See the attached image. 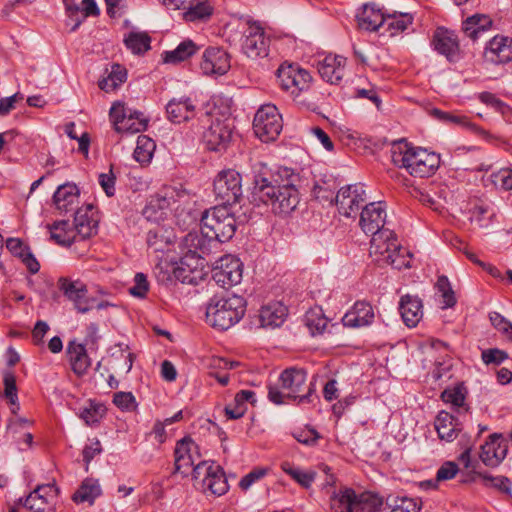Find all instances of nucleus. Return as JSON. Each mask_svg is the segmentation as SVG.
<instances>
[{
  "mask_svg": "<svg viewBox=\"0 0 512 512\" xmlns=\"http://www.w3.org/2000/svg\"><path fill=\"white\" fill-rule=\"evenodd\" d=\"M252 199L271 205L272 211L288 215L299 204V192L293 183L295 175L288 169L274 171L267 164L257 162L252 167Z\"/></svg>",
  "mask_w": 512,
  "mask_h": 512,
  "instance_id": "f257e3e1",
  "label": "nucleus"
},
{
  "mask_svg": "<svg viewBox=\"0 0 512 512\" xmlns=\"http://www.w3.org/2000/svg\"><path fill=\"white\" fill-rule=\"evenodd\" d=\"M193 205L194 202L188 191L181 187H167L151 197L143 209V215L148 220L157 221L170 210L174 212L177 224L183 229H188L198 221L199 217Z\"/></svg>",
  "mask_w": 512,
  "mask_h": 512,
  "instance_id": "f03ea898",
  "label": "nucleus"
},
{
  "mask_svg": "<svg viewBox=\"0 0 512 512\" xmlns=\"http://www.w3.org/2000/svg\"><path fill=\"white\" fill-rule=\"evenodd\" d=\"M369 256L379 266L391 265L396 269L410 267L408 252L391 229H383L372 235Z\"/></svg>",
  "mask_w": 512,
  "mask_h": 512,
  "instance_id": "7ed1b4c3",
  "label": "nucleus"
},
{
  "mask_svg": "<svg viewBox=\"0 0 512 512\" xmlns=\"http://www.w3.org/2000/svg\"><path fill=\"white\" fill-rule=\"evenodd\" d=\"M246 301L242 296H213L206 308V321L219 330H227L245 314Z\"/></svg>",
  "mask_w": 512,
  "mask_h": 512,
  "instance_id": "20e7f679",
  "label": "nucleus"
},
{
  "mask_svg": "<svg viewBox=\"0 0 512 512\" xmlns=\"http://www.w3.org/2000/svg\"><path fill=\"white\" fill-rule=\"evenodd\" d=\"M393 161L414 177H430L440 166V156L421 147L405 144L394 152Z\"/></svg>",
  "mask_w": 512,
  "mask_h": 512,
  "instance_id": "39448f33",
  "label": "nucleus"
},
{
  "mask_svg": "<svg viewBox=\"0 0 512 512\" xmlns=\"http://www.w3.org/2000/svg\"><path fill=\"white\" fill-rule=\"evenodd\" d=\"M279 381L280 387L286 392L270 387L268 398L274 404L284 403V398L298 400V403L311 402L314 385H306V372L303 369L288 368L281 373Z\"/></svg>",
  "mask_w": 512,
  "mask_h": 512,
  "instance_id": "423d86ee",
  "label": "nucleus"
},
{
  "mask_svg": "<svg viewBox=\"0 0 512 512\" xmlns=\"http://www.w3.org/2000/svg\"><path fill=\"white\" fill-rule=\"evenodd\" d=\"M202 231L215 242H226L236 232V219L226 205H218L204 212H198Z\"/></svg>",
  "mask_w": 512,
  "mask_h": 512,
  "instance_id": "0eeeda50",
  "label": "nucleus"
},
{
  "mask_svg": "<svg viewBox=\"0 0 512 512\" xmlns=\"http://www.w3.org/2000/svg\"><path fill=\"white\" fill-rule=\"evenodd\" d=\"M282 128V117L275 105L267 104L258 109L254 116L253 129L261 141H274Z\"/></svg>",
  "mask_w": 512,
  "mask_h": 512,
  "instance_id": "6e6552de",
  "label": "nucleus"
},
{
  "mask_svg": "<svg viewBox=\"0 0 512 512\" xmlns=\"http://www.w3.org/2000/svg\"><path fill=\"white\" fill-rule=\"evenodd\" d=\"M241 175L233 169L223 170L214 180L213 191L222 205L231 206L239 202L242 197Z\"/></svg>",
  "mask_w": 512,
  "mask_h": 512,
  "instance_id": "1a4fd4ad",
  "label": "nucleus"
},
{
  "mask_svg": "<svg viewBox=\"0 0 512 512\" xmlns=\"http://www.w3.org/2000/svg\"><path fill=\"white\" fill-rule=\"evenodd\" d=\"M277 77L281 87L290 91L295 98L307 92L311 86V76L305 69L294 64H283L277 70Z\"/></svg>",
  "mask_w": 512,
  "mask_h": 512,
  "instance_id": "9d476101",
  "label": "nucleus"
},
{
  "mask_svg": "<svg viewBox=\"0 0 512 512\" xmlns=\"http://www.w3.org/2000/svg\"><path fill=\"white\" fill-rule=\"evenodd\" d=\"M57 286L67 300L73 302L75 309L79 313H87L93 309L95 297L87 296V287L80 280L60 277Z\"/></svg>",
  "mask_w": 512,
  "mask_h": 512,
  "instance_id": "9b49d317",
  "label": "nucleus"
},
{
  "mask_svg": "<svg viewBox=\"0 0 512 512\" xmlns=\"http://www.w3.org/2000/svg\"><path fill=\"white\" fill-rule=\"evenodd\" d=\"M233 121L230 118H212L211 124L203 132V141L212 151L225 149L232 138Z\"/></svg>",
  "mask_w": 512,
  "mask_h": 512,
  "instance_id": "f8f14e48",
  "label": "nucleus"
},
{
  "mask_svg": "<svg viewBox=\"0 0 512 512\" xmlns=\"http://www.w3.org/2000/svg\"><path fill=\"white\" fill-rule=\"evenodd\" d=\"M483 60L492 65H506L512 62V37L497 34L485 45Z\"/></svg>",
  "mask_w": 512,
  "mask_h": 512,
  "instance_id": "ddd939ff",
  "label": "nucleus"
},
{
  "mask_svg": "<svg viewBox=\"0 0 512 512\" xmlns=\"http://www.w3.org/2000/svg\"><path fill=\"white\" fill-rule=\"evenodd\" d=\"M386 216L384 202H371L363 208L360 214L359 226L365 234L374 235L380 232V230L386 229L384 227Z\"/></svg>",
  "mask_w": 512,
  "mask_h": 512,
  "instance_id": "4468645a",
  "label": "nucleus"
},
{
  "mask_svg": "<svg viewBox=\"0 0 512 512\" xmlns=\"http://www.w3.org/2000/svg\"><path fill=\"white\" fill-rule=\"evenodd\" d=\"M508 445L501 434L493 433L481 445L480 459L488 467H497L505 459Z\"/></svg>",
  "mask_w": 512,
  "mask_h": 512,
  "instance_id": "2eb2a0df",
  "label": "nucleus"
},
{
  "mask_svg": "<svg viewBox=\"0 0 512 512\" xmlns=\"http://www.w3.org/2000/svg\"><path fill=\"white\" fill-rule=\"evenodd\" d=\"M200 68L205 75H224L230 69L229 54L220 47H209L202 55Z\"/></svg>",
  "mask_w": 512,
  "mask_h": 512,
  "instance_id": "dca6fc26",
  "label": "nucleus"
},
{
  "mask_svg": "<svg viewBox=\"0 0 512 512\" xmlns=\"http://www.w3.org/2000/svg\"><path fill=\"white\" fill-rule=\"evenodd\" d=\"M269 38L258 25H251L247 29L245 40L242 44L243 52L252 59L266 57L268 55Z\"/></svg>",
  "mask_w": 512,
  "mask_h": 512,
  "instance_id": "f3484780",
  "label": "nucleus"
},
{
  "mask_svg": "<svg viewBox=\"0 0 512 512\" xmlns=\"http://www.w3.org/2000/svg\"><path fill=\"white\" fill-rule=\"evenodd\" d=\"M432 45L441 55H444L450 62L460 58V47L457 36L454 32L444 28H438L433 35Z\"/></svg>",
  "mask_w": 512,
  "mask_h": 512,
  "instance_id": "a211bd4d",
  "label": "nucleus"
},
{
  "mask_svg": "<svg viewBox=\"0 0 512 512\" xmlns=\"http://www.w3.org/2000/svg\"><path fill=\"white\" fill-rule=\"evenodd\" d=\"M58 494L54 484L38 485L24 500V507L31 512H45Z\"/></svg>",
  "mask_w": 512,
  "mask_h": 512,
  "instance_id": "6ab92c4d",
  "label": "nucleus"
},
{
  "mask_svg": "<svg viewBox=\"0 0 512 512\" xmlns=\"http://www.w3.org/2000/svg\"><path fill=\"white\" fill-rule=\"evenodd\" d=\"M197 444L185 437L177 442L175 447V471L187 475V470L195 464V456L199 457Z\"/></svg>",
  "mask_w": 512,
  "mask_h": 512,
  "instance_id": "aec40b11",
  "label": "nucleus"
},
{
  "mask_svg": "<svg viewBox=\"0 0 512 512\" xmlns=\"http://www.w3.org/2000/svg\"><path fill=\"white\" fill-rule=\"evenodd\" d=\"M98 220L94 218L93 205L78 208L74 215V233L81 240L90 238L97 233Z\"/></svg>",
  "mask_w": 512,
  "mask_h": 512,
  "instance_id": "412c9836",
  "label": "nucleus"
},
{
  "mask_svg": "<svg viewBox=\"0 0 512 512\" xmlns=\"http://www.w3.org/2000/svg\"><path fill=\"white\" fill-rule=\"evenodd\" d=\"M346 58L339 55H327L317 63V69L323 80L338 84L344 76Z\"/></svg>",
  "mask_w": 512,
  "mask_h": 512,
  "instance_id": "4be33fe9",
  "label": "nucleus"
},
{
  "mask_svg": "<svg viewBox=\"0 0 512 512\" xmlns=\"http://www.w3.org/2000/svg\"><path fill=\"white\" fill-rule=\"evenodd\" d=\"M399 311L407 327H416L423 317L422 301L417 296L404 295L399 301Z\"/></svg>",
  "mask_w": 512,
  "mask_h": 512,
  "instance_id": "5701e85b",
  "label": "nucleus"
},
{
  "mask_svg": "<svg viewBox=\"0 0 512 512\" xmlns=\"http://www.w3.org/2000/svg\"><path fill=\"white\" fill-rule=\"evenodd\" d=\"M356 18L358 27L366 31H376L385 22V14L374 3L364 4L357 13Z\"/></svg>",
  "mask_w": 512,
  "mask_h": 512,
  "instance_id": "b1692460",
  "label": "nucleus"
},
{
  "mask_svg": "<svg viewBox=\"0 0 512 512\" xmlns=\"http://www.w3.org/2000/svg\"><path fill=\"white\" fill-rule=\"evenodd\" d=\"M79 189L73 183L60 185L53 195V202L61 213L73 211L78 205Z\"/></svg>",
  "mask_w": 512,
  "mask_h": 512,
  "instance_id": "393cba45",
  "label": "nucleus"
},
{
  "mask_svg": "<svg viewBox=\"0 0 512 512\" xmlns=\"http://www.w3.org/2000/svg\"><path fill=\"white\" fill-rule=\"evenodd\" d=\"M215 241L206 236L205 231L200 230L189 232L181 241V250L203 257L211 250Z\"/></svg>",
  "mask_w": 512,
  "mask_h": 512,
  "instance_id": "a878e982",
  "label": "nucleus"
},
{
  "mask_svg": "<svg viewBox=\"0 0 512 512\" xmlns=\"http://www.w3.org/2000/svg\"><path fill=\"white\" fill-rule=\"evenodd\" d=\"M168 119L173 123H181L195 116V105L188 97L173 98L166 105Z\"/></svg>",
  "mask_w": 512,
  "mask_h": 512,
  "instance_id": "bb28decb",
  "label": "nucleus"
},
{
  "mask_svg": "<svg viewBox=\"0 0 512 512\" xmlns=\"http://www.w3.org/2000/svg\"><path fill=\"white\" fill-rule=\"evenodd\" d=\"M434 425L439 438L446 442L454 441L462 430L458 420L446 411L438 413Z\"/></svg>",
  "mask_w": 512,
  "mask_h": 512,
  "instance_id": "cd10ccee",
  "label": "nucleus"
},
{
  "mask_svg": "<svg viewBox=\"0 0 512 512\" xmlns=\"http://www.w3.org/2000/svg\"><path fill=\"white\" fill-rule=\"evenodd\" d=\"M6 248L16 257H19L31 274H36L40 264L30 251V248L19 238H9Z\"/></svg>",
  "mask_w": 512,
  "mask_h": 512,
  "instance_id": "c85d7f7f",
  "label": "nucleus"
},
{
  "mask_svg": "<svg viewBox=\"0 0 512 512\" xmlns=\"http://www.w3.org/2000/svg\"><path fill=\"white\" fill-rule=\"evenodd\" d=\"M173 230L156 226L147 232V245L155 252H164L174 241Z\"/></svg>",
  "mask_w": 512,
  "mask_h": 512,
  "instance_id": "c756f323",
  "label": "nucleus"
},
{
  "mask_svg": "<svg viewBox=\"0 0 512 512\" xmlns=\"http://www.w3.org/2000/svg\"><path fill=\"white\" fill-rule=\"evenodd\" d=\"M67 353L70 356L73 372L78 376L84 375L91 364L85 346L71 341L68 344Z\"/></svg>",
  "mask_w": 512,
  "mask_h": 512,
  "instance_id": "7c9ffc66",
  "label": "nucleus"
},
{
  "mask_svg": "<svg viewBox=\"0 0 512 512\" xmlns=\"http://www.w3.org/2000/svg\"><path fill=\"white\" fill-rule=\"evenodd\" d=\"M212 470V473H209L207 477L201 480L202 488L209 490L214 495L221 496L229 489L227 478L221 466L214 465Z\"/></svg>",
  "mask_w": 512,
  "mask_h": 512,
  "instance_id": "2f4dec72",
  "label": "nucleus"
},
{
  "mask_svg": "<svg viewBox=\"0 0 512 512\" xmlns=\"http://www.w3.org/2000/svg\"><path fill=\"white\" fill-rule=\"evenodd\" d=\"M492 25V20L485 14H474L462 23L464 34L472 40H477L482 33L487 31Z\"/></svg>",
  "mask_w": 512,
  "mask_h": 512,
  "instance_id": "473e14b6",
  "label": "nucleus"
},
{
  "mask_svg": "<svg viewBox=\"0 0 512 512\" xmlns=\"http://www.w3.org/2000/svg\"><path fill=\"white\" fill-rule=\"evenodd\" d=\"M286 308L280 303L269 304L260 310L259 320L262 327L276 328L283 324Z\"/></svg>",
  "mask_w": 512,
  "mask_h": 512,
  "instance_id": "72a5a7b5",
  "label": "nucleus"
},
{
  "mask_svg": "<svg viewBox=\"0 0 512 512\" xmlns=\"http://www.w3.org/2000/svg\"><path fill=\"white\" fill-rule=\"evenodd\" d=\"M384 499L377 493L366 491L354 493V512H381Z\"/></svg>",
  "mask_w": 512,
  "mask_h": 512,
  "instance_id": "f704fd0d",
  "label": "nucleus"
},
{
  "mask_svg": "<svg viewBox=\"0 0 512 512\" xmlns=\"http://www.w3.org/2000/svg\"><path fill=\"white\" fill-rule=\"evenodd\" d=\"M101 487L98 480L86 478L72 496V500L77 503L93 504L95 499L100 496Z\"/></svg>",
  "mask_w": 512,
  "mask_h": 512,
  "instance_id": "c9c22d12",
  "label": "nucleus"
},
{
  "mask_svg": "<svg viewBox=\"0 0 512 512\" xmlns=\"http://www.w3.org/2000/svg\"><path fill=\"white\" fill-rule=\"evenodd\" d=\"M199 47L190 39L181 42L174 50L166 51L163 54L165 63L177 64L193 56Z\"/></svg>",
  "mask_w": 512,
  "mask_h": 512,
  "instance_id": "e433bc0d",
  "label": "nucleus"
},
{
  "mask_svg": "<svg viewBox=\"0 0 512 512\" xmlns=\"http://www.w3.org/2000/svg\"><path fill=\"white\" fill-rule=\"evenodd\" d=\"M413 23V16L409 13L385 14L383 26L390 36L404 32Z\"/></svg>",
  "mask_w": 512,
  "mask_h": 512,
  "instance_id": "4c0bfd02",
  "label": "nucleus"
},
{
  "mask_svg": "<svg viewBox=\"0 0 512 512\" xmlns=\"http://www.w3.org/2000/svg\"><path fill=\"white\" fill-rule=\"evenodd\" d=\"M376 320L374 307L367 301H356L354 303V328L371 326Z\"/></svg>",
  "mask_w": 512,
  "mask_h": 512,
  "instance_id": "58836bf2",
  "label": "nucleus"
},
{
  "mask_svg": "<svg viewBox=\"0 0 512 512\" xmlns=\"http://www.w3.org/2000/svg\"><path fill=\"white\" fill-rule=\"evenodd\" d=\"M48 228L51 231V239L57 244L62 246H71L76 240L74 230L69 228V222L67 220H60L49 225Z\"/></svg>",
  "mask_w": 512,
  "mask_h": 512,
  "instance_id": "ea45409f",
  "label": "nucleus"
},
{
  "mask_svg": "<svg viewBox=\"0 0 512 512\" xmlns=\"http://www.w3.org/2000/svg\"><path fill=\"white\" fill-rule=\"evenodd\" d=\"M389 512H419L421 506L416 499L390 494L385 500Z\"/></svg>",
  "mask_w": 512,
  "mask_h": 512,
  "instance_id": "a19ab883",
  "label": "nucleus"
},
{
  "mask_svg": "<svg viewBox=\"0 0 512 512\" xmlns=\"http://www.w3.org/2000/svg\"><path fill=\"white\" fill-rule=\"evenodd\" d=\"M124 43L132 53L143 54L151 48V37L146 32L131 31L125 36Z\"/></svg>",
  "mask_w": 512,
  "mask_h": 512,
  "instance_id": "79ce46f5",
  "label": "nucleus"
},
{
  "mask_svg": "<svg viewBox=\"0 0 512 512\" xmlns=\"http://www.w3.org/2000/svg\"><path fill=\"white\" fill-rule=\"evenodd\" d=\"M331 512H352V489L342 487L330 496Z\"/></svg>",
  "mask_w": 512,
  "mask_h": 512,
  "instance_id": "37998d69",
  "label": "nucleus"
},
{
  "mask_svg": "<svg viewBox=\"0 0 512 512\" xmlns=\"http://www.w3.org/2000/svg\"><path fill=\"white\" fill-rule=\"evenodd\" d=\"M147 119L141 112L129 110V116L116 129L118 133H138L144 131L147 127Z\"/></svg>",
  "mask_w": 512,
  "mask_h": 512,
  "instance_id": "c03bdc74",
  "label": "nucleus"
},
{
  "mask_svg": "<svg viewBox=\"0 0 512 512\" xmlns=\"http://www.w3.org/2000/svg\"><path fill=\"white\" fill-rule=\"evenodd\" d=\"M155 142L146 135H140L137 138V145L134 150V159L140 164H148L155 151Z\"/></svg>",
  "mask_w": 512,
  "mask_h": 512,
  "instance_id": "a18cd8bd",
  "label": "nucleus"
},
{
  "mask_svg": "<svg viewBox=\"0 0 512 512\" xmlns=\"http://www.w3.org/2000/svg\"><path fill=\"white\" fill-rule=\"evenodd\" d=\"M305 324L312 335L320 334L328 324V320L323 316L320 308L310 309L305 314Z\"/></svg>",
  "mask_w": 512,
  "mask_h": 512,
  "instance_id": "49530a36",
  "label": "nucleus"
},
{
  "mask_svg": "<svg viewBox=\"0 0 512 512\" xmlns=\"http://www.w3.org/2000/svg\"><path fill=\"white\" fill-rule=\"evenodd\" d=\"M220 267L226 275L230 285L234 286L240 283L242 279V264L238 259L225 258L221 260Z\"/></svg>",
  "mask_w": 512,
  "mask_h": 512,
  "instance_id": "de8ad7c7",
  "label": "nucleus"
},
{
  "mask_svg": "<svg viewBox=\"0 0 512 512\" xmlns=\"http://www.w3.org/2000/svg\"><path fill=\"white\" fill-rule=\"evenodd\" d=\"M354 99L356 100H369L377 110L381 109V98L378 95V92L374 85L368 83L366 86H361L359 84H354Z\"/></svg>",
  "mask_w": 512,
  "mask_h": 512,
  "instance_id": "09e8293b",
  "label": "nucleus"
},
{
  "mask_svg": "<svg viewBox=\"0 0 512 512\" xmlns=\"http://www.w3.org/2000/svg\"><path fill=\"white\" fill-rule=\"evenodd\" d=\"M335 204L341 215L349 218L352 210L351 186L342 187L334 197Z\"/></svg>",
  "mask_w": 512,
  "mask_h": 512,
  "instance_id": "8fccbe9b",
  "label": "nucleus"
},
{
  "mask_svg": "<svg viewBox=\"0 0 512 512\" xmlns=\"http://www.w3.org/2000/svg\"><path fill=\"white\" fill-rule=\"evenodd\" d=\"M188 10L184 13V18L187 21L204 20L211 16L212 7L207 2H200L196 5H188Z\"/></svg>",
  "mask_w": 512,
  "mask_h": 512,
  "instance_id": "3c124183",
  "label": "nucleus"
},
{
  "mask_svg": "<svg viewBox=\"0 0 512 512\" xmlns=\"http://www.w3.org/2000/svg\"><path fill=\"white\" fill-rule=\"evenodd\" d=\"M281 467L285 473L290 475L294 480H296L301 486L305 488H308L314 481V472H303L297 468H294L289 462L282 463Z\"/></svg>",
  "mask_w": 512,
  "mask_h": 512,
  "instance_id": "603ef678",
  "label": "nucleus"
},
{
  "mask_svg": "<svg viewBox=\"0 0 512 512\" xmlns=\"http://www.w3.org/2000/svg\"><path fill=\"white\" fill-rule=\"evenodd\" d=\"M335 188V182L333 180H322L321 182L315 183L312 193L315 198L328 201L330 204H333Z\"/></svg>",
  "mask_w": 512,
  "mask_h": 512,
  "instance_id": "864d4df0",
  "label": "nucleus"
},
{
  "mask_svg": "<svg viewBox=\"0 0 512 512\" xmlns=\"http://www.w3.org/2000/svg\"><path fill=\"white\" fill-rule=\"evenodd\" d=\"M466 391L462 385L453 388H447L441 393V399L445 403L452 404L455 407H462L466 398Z\"/></svg>",
  "mask_w": 512,
  "mask_h": 512,
  "instance_id": "5fc2aeb1",
  "label": "nucleus"
},
{
  "mask_svg": "<svg viewBox=\"0 0 512 512\" xmlns=\"http://www.w3.org/2000/svg\"><path fill=\"white\" fill-rule=\"evenodd\" d=\"M106 408L102 404H90V407L81 411L80 417L87 425H94L104 416Z\"/></svg>",
  "mask_w": 512,
  "mask_h": 512,
  "instance_id": "6e6d98bb",
  "label": "nucleus"
},
{
  "mask_svg": "<svg viewBox=\"0 0 512 512\" xmlns=\"http://www.w3.org/2000/svg\"><path fill=\"white\" fill-rule=\"evenodd\" d=\"M478 99L481 103L494 108L496 111L501 112L505 115L510 112V107L506 105L501 99L491 92H481L478 95Z\"/></svg>",
  "mask_w": 512,
  "mask_h": 512,
  "instance_id": "4d7b16f0",
  "label": "nucleus"
},
{
  "mask_svg": "<svg viewBox=\"0 0 512 512\" xmlns=\"http://www.w3.org/2000/svg\"><path fill=\"white\" fill-rule=\"evenodd\" d=\"M430 114L443 123H453L461 126H466L469 124L468 118L466 116L451 114L437 108L432 109Z\"/></svg>",
  "mask_w": 512,
  "mask_h": 512,
  "instance_id": "13d9d810",
  "label": "nucleus"
},
{
  "mask_svg": "<svg viewBox=\"0 0 512 512\" xmlns=\"http://www.w3.org/2000/svg\"><path fill=\"white\" fill-rule=\"evenodd\" d=\"M491 181L496 187L512 190V169L503 168L491 174Z\"/></svg>",
  "mask_w": 512,
  "mask_h": 512,
  "instance_id": "bf43d9fd",
  "label": "nucleus"
},
{
  "mask_svg": "<svg viewBox=\"0 0 512 512\" xmlns=\"http://www.w3.org/2000/svg\"><path fill=\"white\" fill-rule=\"evenodd\" d=\"M293 437L302 444L313 446L321 438L320 434L311 427L299 429L293 433Z\"/></svg>",
  "mask_w": 512,
  "mask_h": 512,
  "instance_id": "052dcab7",
  "label": "nucleus"
},
{
  "mask_svg": "<svg viewBox=\"0 0 512 512\" xmlns=\"http://www.w3.org/2000/svg\"><path fill=\"white\" fill-rule=\"evenodd\" d=\"M149 290V282L143 273H137L134 277V285L129 288V293L134 297L144 298Z\"/></svg>",
  "mask_w": 512,
  "mask_h": 512,
  "instance_id": "680f3d73",
  "label": "nucleus"
},
{
  "mask_svg": "<svg viewBox=\"0 0 512 512\" xmlns=\"http://www.w3.org/2000/svg\"><path fill=\"white\" fill-rule=\"evenodd\" d=\"M507 358L508 354L498 348L486 349L481 353V359L486 365H499Z\"/></svg>",
  "mask_w": 512,
  "mask_h": 512,
  "instance_id": "e2e57ef3",
  "label": "nucleus"
},
{
  "mask_svg": "<svg viewBox=\"0 0 512 512\" xmlns=\"http://www.w3.org/2000/svg\"><path fill=\"white\" fill-rule=\"evenodd\" d=\"M483 480L485 481L486 485H490L492 487L497 488L501 492L511 495V487H510V481L507 477L504 476H497L493 477L487 474H479Z\"/></svg>",
  "mask_w": 512,
  "mask_h": 512,
  "instance_id": "0e129e2a",
  "label": "nucleus"
},
{
  "mask_svg": "<svg viewBox=\"0 0 512 512\" xmlns=\"http://www.w3.org/2000/svg\"><path fill=\"white\" fill-rule=\"evenodd\" d=\"M129 110L123 103L116 102L110 108L109 116L116 130L119 125L129 116Z\"/></svg>",
  "mask_w": 512,
  "mask_h": 512,
  "instance_id": "69168bd1",
  "label": "nucleus"
},
{
  "mask_svg": "<svg viewBox=\"0 0 512 512\" xmlns=\"http://www.w3.org/2000/svg\"><path fill=\"white\" fill-rule=\"evenodd\" d=\"M113 403L122 410H133L136 407L135 397L131 392H117L114 394Z\"/></svg>",
  "mask_w": 512,
  "mask_h": 512,
  "instance_id": "338daca9",
  "label": "nucleus"
},
{
  "mask_svg": "<svg viewBox=\"0 0 512 512\" xmlns=\"http://www.w3.org/2000/svg\"><path fill=\"white\" fill-rule=\"evenodd\" d=\"M268 470L266 468H255L250 473L245 475L241 481L239 482V486L242 490H247L254 484L256 481L262 479Z\"/></svg>",
  "mask_w": 512,
  "mask_h": 512,
  "instance_id": "774afa93",
  "label": "nucleus"
}]
</instances>
